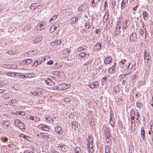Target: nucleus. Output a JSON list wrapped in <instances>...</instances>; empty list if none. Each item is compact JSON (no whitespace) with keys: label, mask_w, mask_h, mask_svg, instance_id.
I'll list each match as a JSON object with an SVG mask.
<instances>
[{"label":"nucleus","mask_w":153,"mask_h":153,"mask_svg":"<svg viewBox=\"0 0 153 153\" xmlns=\"http://www.w3.org/2000/svg\"><path fill=\"white\" fill-rule=\"evenodd\" d=\"M29 119H31L32 120H34V119H35V117L33 116H31L30 115L29 117Z\"/></svg>","instance_id":"58"},{"label":"nucleus","mask_w":153,"mask_h":153,"mask_svg":"<svg viewBox=\"0 0 153 153\" xmlns=\"http://www.w3.org/2000/svg\"><path fill=\"white\" fill-rule=\"evenodd\" d=\"M135 118V116H131V121H133H133H134Z\"/></svg>","instance_id":"62"},{"label":"nucleus","mask_w":153,"mask_h":153,"mask_svg":"<svg viewBox=\"0 0 153 153\" xmlns=\"http://www.w3.org/2000/svg\"><path fill=\"white\" fill-rule=\"evenodd\" d=\"M112 60L111 57L110 56H108L106 57L105 59L104 63L105 65L110 64Z\"/></svg>","instance_id":"11"},{"label":"nucleus","mask_w":153,"mask_h":153,"mask_svg":"<svg viewBox=\"0 0 153 153\" xmlns=\"http://www.w3.org/2000/svg\"><path fill=\"white\" fill-rule=\"evenodd\" d=\"M18 128H19L21 129H22L24 128V124L22 122H21L19 125H18Z\"/></svg>","instance_id":"29"},{"label":"nucleus","mask_w":153,"mask_h":153,"mask_svg":"<svg viewBox=\"0 0 153 153\" xmlns=\"http://www.w3.org/2000/svg\"><path fill=\"white\" fill-rule=\"evenodd\" d=\"M33 61L31 59H26L25 60H23L22 61V63L25 65H29Z\"/></svg>","instance_id":"9"},{"label":"nucleus","mask_w":153,"mask_h":153,"mask_svg":"<svg viewBox=\"0 0 153 153\" xmlns=\"http://www.w3.org/2000/svg\"><path fill=\"white\" fill-rule=\"evenodd\" d=\"M127 27H128L126 25H123L122 27H123V32L125 31L124 30H125L127 28Z\"/></svg>","instance_id":"51"},{"label":"nucleus","mask_w":153,"mask_h":153,"mask_svg":"<svg viewBox=\"0 0 153 153\" xmlns=\"http://www.w3.org/2000/svg\"><path fill=\"white\" fill-rule=\"evenodd\" d=\"M30 93L33 94V95L35 96H36V95L38 96H39L40 95H41V92L40 91H36L33 93L31 92Z\"/></svg>","instance_id":"21"},{"label":"nucleus","mask_w":153,"mask_h":153,"mask_svg":"<svg viewBox=\"0 0 153 153\" xmlns=\"http://www.w3.org/2000/svg\"><path fill=\"white\" fill-rule=\"evenodd\" d=\"M62 128L60 126H57L55 127V131L56 133L59 134L61 131Z\"/></svg>","instance_id":"20"},{"label":"nucleus","mask_w":153,"mask_h":153,"mask_svg":"<svg viewBox=\"0 0 153 153\" xmlns=\"http://www.w3.org/2000/svg\"><path fill=\"white\" fill-rule=\"evenodd\" d=\"M47 126V125L43 124H40L38 126V127L39 128L43 130L45 127Z\"/></svg>","instance_id":"26"},{"label":"nucleus","mask_w":153,"mask_h":153,"mask_svg":"<svg viewBox=\"0 0 153 153\" xmlns=\"http://www.w3.org/2000/svg\"><path fill=\"white\" fill-rule=\"evenodd\" d=\"M33 51H29L28 52H27L26 53V54H28L29 55H33L34 54V53H33Z\"/></svg>","instance_id":"48"},{"label":"nucleus","mask_w":153,"mask_h":153,"mask_svg":"<svg viewBox=\"0 0 153 153\" xmlns=\"http://www.w3.org/2000/svg\"><path fill=\"white\" fill-rule=\"evenodd\" d=\"M25 153H33V152L31 151H25L24 152Z\"/></svg>","instance_id":"64"},{"label":"nucleus","mask_w":153,"mask_h":153,"mask_svg":"<svg viewBox=\"0 0 153 153\" xmlns=\"http://www.w3.org/2000/svg\"><path fill=\"white\" fill-rule=\"evenodd\" d=\"M108 15H106L105 14L104 15L103 19V21L104 23L106 22L107 21L108 19Z\"/></svg>","instance_id":"38"},{"label":"nucleus","mask_w":153,"mask_h":153,"mask_svg":"<svg viewBox=\"0 0 153 153\" xmlns=\"http://www.w3.org/2000/svg\"><path fill=\"white\" fill-rule=\"evenodd\" d=\"M109 123L113 127H114V121L113 120V119L111 117L110 118V119Z\"/></svg>","instance_id":"37"},{"label":"nucleus","mask_w":153,"mask_h":153,"mask_svg":"<svg viewBox=\"0 0 153 153\" xmlns=\"http://www.w3.org/2000/svg\"><path fill=\"white\" fill-rule=\"evenodd\" d=\"M126 62L125 59H123L119 63V67L121 68H123L125 65V63Z\"/></svg>","instance_id":"19"},{"label":"nucleus","mask_w":153,"mask_h":153,"mask_svg":"<svg viewBox=\"0 0 153 153\" xmlns=\"http://www.w3.org/2000/svg\"><path fill=\"white\" fill-rule=\"evenodd\" d=\"M52 152V153H60L58 151L54 149L53 150Z\"/></svg>","instance_id":"63"},{"label":"nucleus","mask_w":153,"mask_h":153,"mask_svg":"<svg viewBox=\"0 0 153 153\" xmlns=\"http://www.w3.org/2000/svg\"><path fill=\"white\" fill-rule=\"evenodd\" d=\"M85 27L86 28L89 29L91 27V25H90L89 23H86Z\"/></svg>","instance_id":"42"},{"label":"nucleus","mask_w":153,"mask_h":153,"mask_svg":"<svg viewBox=\"0 0 153 153\" xmlns=\"http://www.w3.org/2000/svg\"><path fill=\"white\" fill-rule=\"evenodd\" d=\"M16 53V51L13 50H10L6 52V53L10 55H14Z\"/></svg>","instance_id":"24"},{"label":"nucleus","mask_w":153,"mask_h":153,"mask_svg":"<svg viewBox=\"0 0 153 153\" xmlns=\"http://www.w3.org/2000/svg\"><path fill=\"white\" fill-rule=\"evenodd\" d=\"M99 86V83L98 82H92L89 85V86L91 89H93L94 88H97Z\"/></svg>","instance_id":"3"},{"label":"nucleus","mask_w":153,"mask_h":153,"mask_svg":"<svg viewBox=\"0 0 153 153\" xmlns=\"http://www.w3.org/2000/svg\"><path fill=\"white\" fill-rule=\"evenodd\" d=\"M107 80V77L106 76L103 77L101 80V83L102 85H104L105 84V82Z\"/></svg>","instance_id":"27"},{"label":"nucleus","mask_w":153,"mask_h":153,"mask_svg":"<svg viewBox=\"0 0 153 153\" xmlns=\"http://www.w3.org/2000/svg\"><path fill=\"white\" fill-rule=\"evenodd\" d=\"M60 148H61L62 151L64 152H66L68 150V147L67 146L59 144L57 147V149H60Z\"/></svg>","instance_id":"2"},{"label":"nucleus","mask_w":153,"mask_h":153,"mask_svg":"<svg viewBox=\"0 0 153 153\" xmlns=\"http://www.w3.org/2000/svg\"><path fill=\"white\" fill-rule=\"evenodd\" d=\"M1 139L3 142H6L8 141V139L6 137H1Z\"/></svg>","instance_id":"49"},{"label":"nucleus","mask_w":153,"mask_h":153,"mask_svg":"<svg viewBox=\"0 0 153 153\" xmlns=\"http://www.w3.org/2000/svg\"><path fill=\"white\" fill-rule=\"evenodd\" d=\"M136 77L137 76L136 75H134L132 76L131 79L133 82H134L136 81Z\"/></svg>","instance_id":"43"},{"label":"nucleus","mask_w":153,"mask_h":153,"mask_svg":"<svg viewBox=\"0 0 153 153\" xmlns=\"http://www.w3.org/2000/svg\"><path fill=\"white\" fill-rule=\"evenodd\" d=\"M19 113V114L22 115V116H24L25 115V113L24 111L20 112Z\"/></svg>","instance_id":"61"},{"label":"nucleus","mask_w":153,"mask_h":153,"mask_svg":"<svg viewBox=\"0 0 153 153\" xmlns=\"http://www.w3.org/2000/svg\"><path fill=\"white\" fill-rule=\"evenodd\" d=\"M52 138V136H51L50 134H49L48 133V135L47 136L45 140L48 141H51V140Z\"/></svg>","instance_id":"32"},{"label":"nucleus","mask_w":153,"mask_h":153,"mask_svg":"<svg viewBox=\"0 0 153 153\" xmlns=\"http://www.w3.org/2000/svg\"><path fill=\"white\" fill-rule=\"evenodd\" d=\"M86 53L85 52H82L80 53L79 55V57L81 58H84V57L86 55Z\"/></svg>","instance_id":"30"},{"label":"nucleus","mask_w":153,"mask_h":153,"mask_svg":"<svg viewBox=\"0 0 153 153\" xmlns=\"http://www.w3.org/2000/svg\"><path fill=\"white\" fill-rule=\"evenodd\" d=\"M15 125L16 127H18V125L21 123V122L18 119H16L15 121Z\"/></svg>","instance_id":"35"},{"label":"nucleus","mask_w":153,"mask_h":153,"mask_svg":"<svg viewBox=\"0 0 153 153\" xmlns=\"http://www.w3.org/2000/svg\"><path fill=\"white\" fill-rule=\"evenodd\" d=\"M106 7H108V4L107 3V1H106L105 2V4H104V9L105 10L106 9Z\"/></svg>","instance_id":"55"},{"label":"nucleus","mask_w":153,"mask_h":153,"mask_svg":"<svg viewBox=\"0 0 153 153\" xmlns=\"http://www.w3.org/2000/svg\"><path fill=\"white\" fill-rule=\"evenodd\" d=\"M84 50L85 49L81 47H80L77 49V50L78 51H80Z\"/></svg>","instance_id":"50"},{"label":"nucleus","mask_w":153,"mask_h":153,"mask_svg":"<svg viewBox=\"0 0 153 153\" xmlns=\"http://www.w3.org/2000/svg\"><path fill=\"white\" fill-rule=\"evenodd\" d=\"M72 124V127L73 129L78 130L80 128L79 125L76 122H73Z\"/></svg>","instance_id":"5"},{"label":"nucleus","mask_w":153,"mask_h":153,"mask_svg":"<svg viewBox=\"0 0 153 153\" xmlns=\"http://www.w3.org/2000/svg\"><path fill=\"white\" fill-rule=\"evenodd\" d=\"M75 153H82L81 152V149L79 147H76L75 149Z\"/></svg>","instance_id":"34"},{"label":"nucleus","mask_w":153,"mask_h":153,"mask_svg":"<svg viewBox=\"0 0 153 153\" xmlns=\"http://www.w3.org/2000/svg\"><path fill=\"white\" fill-rule=\"evenodd\" d=\"M143 16L144 20H147L148 19L149 15L148 13L146 11H143Z\"/></svg>","instance_id":"18"},{"label":"nucleus","mask_w":153,"mask_h":153,"mask_svg":"<svg viewBox=\"0 0 153 153\" xmlns=\"http://www.w3.org/2000/svg\"><path fill=\"white\" fill-rule=\"evenodd\" d=\"M136 113V119L137 120H138V118L140 116V114L138 112H137Z\"/></svg>","instance_id":"44"},{"label":"nucleus","mask_w":153,"mask_h":153,"mask_svg":"<svg viewBox=\"0 0 153 153\" xmlns=\"http://www.w3.org/2000/svg\"><path fill=\"white\" fill-rule=\"evenodd\" d=\"M42 37L41 36H39L35 39L33 42L34 44H37L40 42L41 41Z\"/></svg>","instance_id":"14"},{"label":"nucleus","mask_w":153,"mask_h":153,"mask_svg":"<svg viewBox=\"0 0 153 153\" xmlns=\"http://www.w3.org/2000/svg\"><path fill=\"white\" fill-rule=\"evenodd\" d=\"M16 73L11 72H8L6 73V74L7 76H11L12 77L15 76H16Z\"/></svg>","instance_id":"22"},{"label":"nucleus","mask_w":153,"mask_h":153,"mask_svg":"<svg viewBox=\"0 0 153 153\" xmlns=\"http://www.w3.org/2000/svg\"><path fill=\"white\" fill-rule=\"evenodd\" d=\"M40 135L41 137L45 140L47 136L48 135V133H41Z\"/></svg>","instance_id":"28"},{"label":"nucleus","mask_w":153,"mask_h":153,"mask_svg":"<svg viewBox=\"0 0 153 153\" xmlns=\"http://www.w3.org/2000/svg\"><path fill=\"white\" fill-rule=\"evenodd\" d=\"M140 134L143 140H144L145 134V130L143 126L141 128Z\"/></svg>","instance_id":"17"},{"label":"nucleus","mask_w":153,"mask_h":153,"mask_svg":"<svg viewBox=\"0 0 153 153\" xmlns=\"http://www.w3.org/2000/svg\"><path fill=\"white\" fill-rule=\"evenodd\" d=\"M38 61H35V62L32 63V66H35V67L37 66V65H39V64H38Z\"/></svg>","instance_id":"45"},{"label":"nucleus","mask_w":153,"mask_h":153,"mask_svg":"<svg viewBox=\"0 0 153 153\" xmlns=\"http://www.w3.org/2000/svg\"><path fill=\"white\" fill-rule=\"evenodd\" d=\"M128 74H121L118 77V80L120 81H121L125 77H126V76Z\"/></svg>","instance_id":"25"},{"label":"nucleus","mask_w":153,"mask_h":153,"mask_svg":"<svg viewBox=\"0 0 153 153\" xmlns=\"http://www.w3.org/2000/svg\"><path fill=\"white\" fill-rule=\"evenodd\" d=\"M121 27L118 24H117L116 26V28L115 30L114 33L115 35H117L120 33V29Z\"/></svg>","instance_id":"8"},{"label":"nucleus","mask_w":153,"mask_h":153,"mask_svg":"<svg viewBox=\"0 0 153 153\" xmlns=\"http://www.w3.org/2000/svg\"><path fill=\"white\" fill-rule=\"evenodd\" d=\"M128 5V0H123L121 3V8L125 10V8Z\"/></svg>","instance_id":"10"},{"label":"nucleus","mask_w":153,"mask_h":153,"mask_svg":"<svg viewBox=\"0 0 153 153\" xmlns=\"http://www.w3.org/2000/svg\"><path fill=\"white\" fill-rule=\"evenodd\" d=\"M88 144V149L89 153H92L94 152L93 149V138L91 137H88V138L87 139Z\"/></svg>","instance_id":"1"},{"label":"nucleus","mask_w":153,"mask_h":153,"mask_svg":"<svg viewBox=\"0 0 153 153\" xmlns=\"http://www.w3.org/2000/svg\"><path fill=\"white\" fill-rule=\"evenodd\" d=\"M49 129V128L47 126L45 127L43 130H44L45 131H48Z\"/></svg>","instance_id":"56"},{"label":"nucleus","mask_w":153,"mask_h":153,"mask_svg":"<svg viewBox=\"0 0 153 153\" xmlns=\"http://www.w3.org/2000/svg\"><path fill=\"white\" fill-rule=\"evenodd\" d=\"M137 39V36L136 33H132L130 36V40L131 41H133Z\"/></svg>","instance_id":"13"},{"label":"nucleus","mask_w":153,"mask_h":153,"mask_svg":"<svg viewBox=\"0 0 153 153\" xmlns=\"http://www.w3.org/2000/svg\"><path fill=\"white\" fill-rule=\"evenodd\" d=\"M45 82L48 85H51V83H52L53 81L52 80L49 78H48L46 80Z\"/></svg>","instance_id":"33"},{"label":"nucleus","mask_w":153,"mask_h":153,"mask_svg":"<svg viewBox=\"0 0 153 153\" xmlns=\"http://www.w3.org/2000/svg\"><path fill=\"white\" fill-rule=\"evenodd\" d=\"M53 63V61L52 60H51L47 62V64L48 65H52Z\"/></svg>","instance_id":"53"},{"label":"nucleus","mask_w":153,"mask_h":153,"mask_svg":"<svg viewBox=\"0 0 153 153\" xmlns=\"http://www.w3.org/2000/svg\"><path fill=\"white\" fill-rule=\"evenodd\" d=\"M92 62V60H89L87 62L85 63L84 64L85 66L88 65H90Z\"/></svg>","instance_id":"40"},{"label":"nucleus","mask_w":153,"mask_h":153,"mask_svg":"<svg viewBox=\"0 0 153 153\" xmlns=\"http://www.w3.org/2000/svg\"><path fill=\"white\" fill-rule=\"evenodd\" d=\"M1 123L4 124L6 126L8 127L10 124V122L7 120H3Z\"/></svg>","instance_id":"23"},{"label":"nucleus","mask_w":153,"mask_h":153,"mask_svg":"<svg viewBox=\"0 0 153 153\" xmlns=\"http://www.w3.org/2000/svg\"><path fill=\"white\" fill-rule=\"evenodd\" d=\"M136 105L137 107L140 108L141 107L142 105L140 104V102H137L136 103Z\"/></svg>","instance_id":"54"},{"label":"nucleus","mask_w":153,"mask_h":153,"mask_svg":"<svg viewBox=\"0 0 153 153\" xmlns=\"http://www.w3.org/2000/svg\"><path fill=\"white\" fill-rule=\"evenodd\" d=\"M21 136L28 140H29V139L30 138V137H29L22 134H21Z\"/></svg>","instance_id":"36"},{"label":"nucleus","mask_w":153,"mask_h":153,"mask_svg":"<svg viewBox=\"0 0 153 153\" xmlns=\"http://www.w3.org/2000/svg\"><path fill=\"white\" fill-rule=\"evenodd\" d=\"M40 120L39 118L38 117H35L34 121L36 122H38Z\"/></svg>","instance_id":"52"},{"label":"nucleus","mask_w":153,"mask_h":153,"mask_svg":"<svg viewBox=\"0 0 153 153\" xmlns=\"http://www.w3.org/2000/svg\"><path fill=\"white\" fill-rule=\"evenodd\" d=\"M136 114L134 110L132 109L131 110L130 112V116H135Z\"/></svg>","instance_id":"41"},{"label":"nucleus","mask_w":153,"mask_h":153,"mask_svg":"<svg viewBox=\"0 0 153 153\" xmlns=\"http://www.w3.org/2000/svg\"><path fill=\"white\" fill-rule=\"evenodd\" d=\"M45 58H44L43 60H41V61H40L39 62H38V63L39 64V65H40V64H41L43 62V61H45Z\"/></svg>","instance_id":"57"},{"label":"nucleus","mask_w":153,"mask_h":153,"mask_svg":"<svg viewBox=\"0 0 153 153\" xmlns=\"http://www.w3.org/2000/svg\"><path fill=\"white\" fill-rule=\"evenodd\" d=\"M58 86V87H57L58 88H59V87H60V90L61 89L62 90H64L68 88V87H67V86L66 84L65 83L61 84L60 85H59Z\"/></svg>","instance_id":"15"},{"label":"nucleus","mask_w":153,"mask_h":153,"mask_svg":"<svg viewBox=\"0 0 153 153\" xmlns=\"http://www.w3.org/2000/svg\"><path fill=\"white\" fill-rule=\"evenodd\" d=\"M101 48V44L100 42H97L94 46V50L99 51Z\"/></svg>","instance_id":"12"},{"label":"nucleus","mask_w":153,"mask_h":153,"mask_svg":"<svg viewBox=\"0 0 153 153\" xmlns=\"http://www.w3.org/2000/svg\"><path fill=\"white\" fill-rule=\"evenodd\" d=\"M144 56L145 60L146 61H147V63H148L149 61L151 60V56L147 54L146 51H144Z\"/></svg>","instance_id":"7"},{"label":"nucleus","mask_w":153,"mask_h":153,"mask_svg":"<svg viewBox=\"0 0 153 153\" xmlns=\"http://www.w3.org/2000/svg\"><path fill=\"white\" fill-rule=\"evenodd\" d=\"M110 131L109 129H106L105 131V135L106 140H108V141L110 138Z\"/></svg>","instance_id":"6"},{"label":"nucleus","mask_w":153,"mask_h":153,"mask_svg":"<svg viewBox=\"0 0 153 153\" xmlns=\"http://www.w3.org/2000/svg\"><path fill=\"white\" fill-rule=\"evenodd\" d=\"M53 27H50V30H49V32L51 33H52V32H53L55 30L54 29V28H53Z\"/></svg>","instance_id":"46"},{"label":"nucleus","mask_w":153,"mask_h":153,"mask_svg":"<svg viewBox=\"0 0 153 153\" xmlns=\"http://www.w3.org/2000/svg\"><path fill=\"white\" fill-rule=\"evenodd\" d=\"M110 148L108 146L106 147L105 149V153H110Z\"/></svg>","instance_id":"39"},{"label":"nucleus","mask_w":153,"mask_h":153,"mask_svg":"<svg viewBox=\"0 0 153 153\" xmlns=\"http://www.w3.org/2000/svg\"><path fill=\"white\" fill-rule=\"evenodd\" d=\"M116 67V63L115 62L114 65L108 69V73L111 74H112L116 72L115 68Z\"/></svg>","instance_id":"4"},{"label":"nucleus","mask_w":153,"mask_h":153,"mask_svg":"<svg viewBox=\"0 0 153 153\" xmlns=\"http://www.w3.org/2000/svg\"><path fill=\"white\" fill-rule=\"evenodd\" d=\"M114 90L116 92H118L119 91V88L117 86L114 87Z\"/></svg>","instance_id":"47"},{"label":"nucleus","mask_w":153,"mask_h":153,"mask_svg":"<svg viewBox=\"0 0 153 153\" xmlns=\"http://www.w3.org/2000/svg\"><path fill=\"white\" fill-rule=\"evenodd\" d=\"M135 124L134 121H131V129L132 131H135L136 130Z\"/></svg>","instance_id":"16"},{"label":"nucleus","mask_w":153,"mask_h":153,"mask_svg":"<svg viewBox=\"0 0 153 153\" xmlns=\"http://www.w3.org/2000/svg\"><path fill=\"white\" fill-rule=\"evenodd\" d=\"M61 43V41L57 40L52 42V44L53 45H54V44L56 45H60Z\"/></svg>","instance_id":"31"},{"label":"nucleus","mask_w":153,"mask_h":153,"mask_svg":"<svg viewBox=\"0 0 153 153\" xmlns=\"http://www.w3.org/2000/svg\"><path fill=\"white\" fill-rule=\"evenodd\" d=\"M43 26H44V25L43 24H40L39 27H40V30L44 29V27H43Z\"/></svg>","instance_id":"60"},{"label":"nucleus","mask_w":153,"mask_h":153,"mask_svg":"<svg viewBox=\"0 0 153 153\" xmlns=\"http://www.w3.org/2000/svg\"><path fill=\"white\" fill-rule=\"evenodd\" d=\"M71 21V22L70 23V24H71V25H73V24H74L75 22H74V18H72L71 20H70Z\"/></svg>","instance_id":"59"}]
</instances>
